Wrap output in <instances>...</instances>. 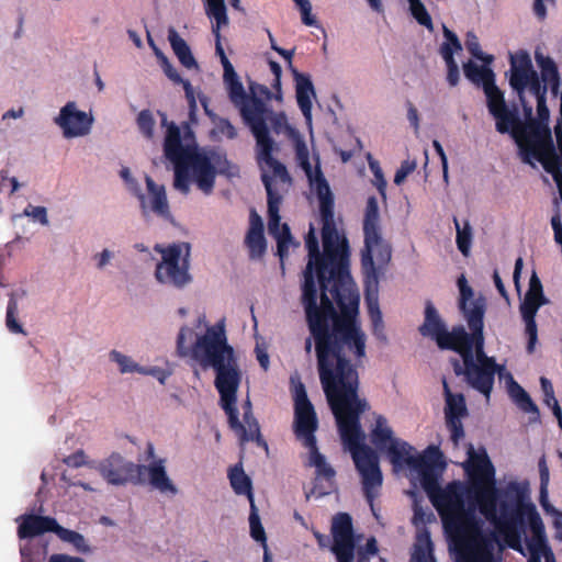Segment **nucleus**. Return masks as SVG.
<instances>
[{"label":"nucleus","mask_w":562,"mask_h":562,"mask_svg":"<svg viewBox=\"0 0 562 562\" xmlns=\"http://www.w3.org/2000/svg\"><path fill=\"white\" fill-rule=\"evenodd\" d=\"M472 501L468 506H465L464 502L463 508L454 514L458 524L457 528L447 522L443 529L453 540L472 539L480 542V548L471 555L472 562H481L482 559L487 557L488 561L493 562V543L497 539L496 532H492L490 537L483 535L484 521L476 515L479 507L475 501Z\"/></svg>","instance_id":"obj_11"},{"label":"nucleus","mask_w":562,"mask_h":562,"mask_svg":"<svg viewBox=\"0 0 562 562\" xmlns=\"http://www.w3.org/2000/svg\"><path fill=\"white\" fill-rule=\"evenodd\" d=\"M220 153L202 147L201 150L194 148L181 149L178 146V191L188 194L190 183L205 195H210L215 186L216 165L220 164Z\"/></svg>","instance_id":"obj_8"},{"label":"nucleus","mask_w":562,"mask_h":562,"mask_svg":"<svg viewBox=\"0 0 562 562\" xmlns=\"http://www.w3.org/2000/svg\"><path fill=\"white\" fill-rule=\"evenodd\" d=\"M369 407L368 401L363 398L338 412L334 409V416L342 443L350 452L355 467L361 476L364 497L373 515L378 518L374 499L379 496L382 487L383 474L376 452L364 445L366 434L360 424L361 415Z\"/></svg>","instance_id":"obj_5"},{"label":"nucleus","mask_w":562,"mask_h":562,"mask_svg":"<svg viewBox=\"0 0 562 562\" xmlns=\"http://www.w3.org/2000/svg\"><path fill=\"white\" fill-rule=\"evenodd\" d=\"M432 520H435V515L431 510L424 509V507L419 504V502H414V516H413V524L416 527H419L422 525L430 524Z\"/></svg>","instance_id":"obj_63"},{"label":"nucleus","mask_w":562,"mask_h":562,"mask_svg":"<svg viewBox=\"0 0 562 562\" xmlns=\"http://www.w3.org/2000/svg\"><path fill=\"white\" fill-rule=\"evenodd\" d=\"M191 357L203 369L214 371V386L220 394L221 407L228 416L231 428L239 434L241 443L250 441L246 426L238 418L236 402L241 370L235 349L228 344L224 318L209 326L203 335L196 336L191 347Z\"/></svg>","instance_id":"obj_4"},{"label":"nucleus","mask_w":562,"mask_h":562,"mask_svg":"<svg viewBox=\"0 0 562 562\" xmlns=\"http://www.w3.org/2000/svg\"><path fill=\"white\" fill-rule=\"evenodd\" d=\"M469 329L474 330V340L461 351V359L468 366L470 374L474 373L481 394L490 398L495 381L496 360L486 355L484 350V321H482V305L477 306L469 316Z\"/></svg>","instance_id":"obj_9"},{"label":"nucleus","mask_w":562,"mask_h":562,"mask_svg":"<svg viewBox=\"0 0 562 562\" xmlns=\"http://www.w3.org/2000/svg\"><path fill=\"white\" fill-rule=\"evenodd\" d=\"M147 41H148L149 46L154 50L157 61L160 65V67L162 68L166 76L170 80L176 81V69L172 67V65L170 64L167 56L162 53V50L155 44L149 32H147Z\"/></svg>","instance_id":"obj_58"},{"label":"nucleus","mask_w":562,"mask_h":562,"mask_svg":"<svg viewBox=\"0 0 562 562\" xmlns=\"http://www.w3.org/2000/svg\"><path fill=\"white\" fill-rule=\"evenodd\" d=\"M418 330L422 336L432 338L439 348L451 347L446 339L448 337L447 325L430 301L426 302L424 323Z\"/></svg>","instance_id":"obj_25"},{"label":"nucleus","mask_w":562,"mask_h":562,"mask_svg":"<svg viewBox=\"0 0 562 562\" xmlns=\"http://www.w3.org/2000/svg\"><path fill=\"white\" fill-rule=\"evenodd\" d=\"M549 120L550 111L546 98L537 101V117H533L531 106V116H525V123L520 120V123L513 127L510 137L518 147L521 161L533 168H536L535 161L541 164L546 154L555 156Z\"/></svg>","instance_id":"obj_6"},{"label":"nucleus","mask_w":562,"mask_h":562,"mask_svg":"<svg viewBox=\"0 0 562 562\" xmlns=\"http://www.w3.org/2000/svg\"><path fill=\"white\" fill-rule=\"evenodd\" d=\"M244 422L247 428V434L249 436L250 441H256V443L262 447L266 451H268V443L262 438L260 434V427L258 420L255 418L252 411L244 412Z\"/></svg>","instance_id":"obj_53"},{"label":"nucleus","mask_w":562,"mask_h":562,"mask_svg":"<svg viewBox=\"0 0 562 562\" xmlns=\"http://www.w3.org/2000/svg\"><path fill=\"white\" fill-rule=\"evenodd\" d=\"M249 527H250V536L255 541L260 542L261 544L267 543L266 531L261 524V519L259 516V509L255 503H252L250 505Z\"/></svg>","instance_id":"obj_52"},{"label":"nucleus","mask_w":562,"mask_h":562,"mask_svg":"<svg viewBox=\"0 0 562 562\" xmlns=\"http://www.w3.org/2000/svg\"><path fill=\"white\" fill-rule=\"evenodd\" d=\"M307 465L315 469L314 485L305 492L308 501L312 496L324 497L336 490V470L327 462L326 457L321 453L317 445L308 447Z\"/></svg>","instance_id":"obj_21"},{"label":"nucleus","mask_w":562,"mask_h":562,"mask_svg":"<svg viewBox=\"0 0 562 562\" xmlns=\"http://www.w3.org/2000/svg\"><path fill=\"white\" fill-rule=\"evenodd\" d=\"M491 64L479 66L473 60L463 64V72L465 78L477 87L484 89L487 83L496 80V75L490 67Z\"/></svg>","instance_id":"obj_37"},{"label":"nucleus","mask_w":562,"mask_h":562,"mask_svg":"<svg viewBox=\"0 0 562 562\" xmlns=\"http://www.w3.org/2000/svg\"><path fill=\"white\" fill-rule=\"evenodd\" d=\"M451 364H452L453 372L456 373V375H458V376L463 375L464 381L468 383V385L471 386L473 390L481 393V389H480L477 381L475 380L474 373L470 374V370L463 361L460 362L458 359H451Z\"/></svg>","instance_id":"obj_61"},{"label":"nucleus","mask_w":562,"mask_h":562,"mask_svg":"<svg viewBox=\"0 0 562 562\" xmlns=\"http://www.w3.org/2000/svg\"><path fill=\"white\" fill-rule=\"evenodd\" d=\"M191 268V244L178 243V289L186 288L193 282Z\"/></svg>","instance_id":"obj_38"},{"label":"nucleus","mask_w":562,"mask_h":562,"mask_svg":"<svg viewBox=\"0 0 562 562\" xmlns=\"http://www.w3.org/2000/svg\"><path fill=\"white\" fill-rule=\"evenodd\" d=\"M245 245L249 250L251 260H259L267 250V241L263 235V222L255 210H251L249 217V229L245 237Z\"/></svg>","instance_id":"obj_27"},{"label":"nucleus","mask_w":562,"mask_h":562,"mask_svg":"<svg viewBox=\"0 0 562 562\" xmlns=\"http://www.w3.org/2000/svg\"><path fill=\"white\" fill-rule=\"evenodd\" d=\"M158 115L160 116L161 126L167 128L164 151L167 168L173 171V186L176 187V122L168 121L167 114L161 111H158Z\"/></svg>","instance_id":"obj_36"},{"label":"nucleus","mask_w":562,"mask_h":562,"mask_svg":"<svg viewBox=\"0 0 562 562\" xmlns=\"http://www.w3.org/2000/svg\"><path fill=\"white\" fill-rule=\"evenodd\" d=\"M380 213L375 196H370L367 201L366 214L363 220V234L369 235V239L375 240L379 227Z\"/></svg>","instance_id":"obj_41"},{"label":"nucleus","mask_w":562,"mask_h":562,"mask_svg":"<svg viewBox=\"0 0 562 562\" xmlns=\"http://www.w3.org/2000/svg\"><path fill=\"white\" fill-rule=\"evenodd\" d=\"M333 544L330 551L337 562H353L356 559V541L352 518L347 513H338L331 521Z\"/></svg>","instance_id":"obj_19"},{"label":"nucleus","mask_w":562,"mask_h":562,"mask_svg":"<svg viewBox=\"0 0 562 562\" xmlns=\"http://www.w3.org/2000/svg\"><path fill=\"white\" fill-rule=\"evenodd\" d=\"M359 301L360 296L353 295L336 303L340 312L336 310V316L326 318L322 338L312 333L305 314L310 337L304 350L311 355L314 340L319 380L333 413L362 400L357 367L367 355V335L358 319Z\"/></svg>","instance_id":"obj_3"},{"label":"nucleus","mask_w":562,"mask_h":562,"mask_svg":"<svg viewBox=\"0 0 562 562\" xmlns=\"http://www.w3.org/2000/svg\"><path fill=\"white\" fill-rule=\"evenodd\" d=\"M179 145L181 149L194 148L195 150H201L202 148L198 146L194 132L189 123L184 122L181 126H178V146Z\"/></svg>","instance_id":"obj_60"},{"label":"nucleus","mask_w":562,"mask_h":562,"mask_svg":"<svg viewBox=\"0 0 562 562\" xmlns=\"http://www.w3.org/2000/svg\"><path fill=\"white\" fill-rule=\"evenodd\" d=\"M16 521L19 522L18 537L20 539H31L46 532L56 533L58 527L55 518L35 514L21 515Z\"/></svg>","instance_id":"obj_24"},{"label":"nucleus","mask_w":562,"mask_h":562,"mask_svg":"<svg viewBox=\"0 0 562 562\" xmlns=\"http://www.w3.org/2000/svg\"><path fill=\"white\" fill-rule=\"evenodd\" d=\"M293 401V432L295 438L305 448L317 445L315 432L318 429V418L303 383H299L294 387Z\"/></svg>","instance_id":"obj_14"},{"label":"nucleus","mask_w":562,"mask_h":562,"mask_svg":"<svg viewBox=\"0 0 562 562\" xmlns=\"http://www.w3.org/2000/svg\"><path fill=\"white\" fill-rule=\"evenodd\" d=\"M18 301L14 294L12 293L9 297L7 306L5 326L10 333L26 335V331L23 329V326L18 322Z\"/></svg>","instance_id":"obj_49"},{"label":"nucleus","mask_w":562,"mask_h":562,"mask_svg":"<svg viewBox=\"0 0 562 562\" xmlns=\"http://www.w3.org/2000/svg\"><path fill=\"white\" fill-rule=\"evenodd\" d=\"M220 59L224 69L223 78L227 93L228 95L237 97V94L241 92V81L239 80V77L236 74L232 63L228 60L227 56H223Z\"/></svg>","instance_id":"obj_46"},{"label":"nucleus","mask_w":562,"mask_h":562,"mask_svg":"<svg viewBox=\"0 0 562 562\" xmlns=\"http://www.w3.org/2000/svg\"><path fill=\"white\" fill-rule=\"evenodd\" d=\"M458 286H459V291H460L459 307H460L467 323L469 324V316H471L473 311L480 305H482V321H484V315H485V311H486L485 299L482 295H480L475 299L473 297V290L468 284V281L464 278V276H461L458 279Z\"/></svg>","instance_id":"obj_33"},{"label":"nucleus","mask_w":562,"mask_h":562,"mask_svg":"<svg viewBox=\"0 0 562 562\" xmlns=\"http://www.w3.org/2000/svg\"><path fill=\"white\" fill-rule=\"evenodd\" d=\"M256 140V153L258 161L265 162L282 182H290L291 177L286 167L273 158V151L278 149L273 138H268L266 132L252 134Z\"/></svg>","instance_id":"obj_23"},{"label":"nucleus","mask_w":562,"mask_h":562,"mask_svg":"<svg viewBox=\"0 0 562 562\" xmlns=\"http://www.w3.org/2000/svg\"><path fill=\"white\" fill-rule=\"evenodd\" d=\"M451 347H440L442 350H453L461 355V351L467 345H470L474 340V330L468 333L462 325L454 326L451 331L448 330V337L446 338Z\"/></svg>","instance_id":"obj_42"},{"label":"nucleus","mask_w":562,"mask_h":562,"mask_svg":"<svg viewBox=\"0 0 562 562\" xmlns=\"http://www.w3.org/2000/svg\"><path fill=\"white\" fill-rule=\"evenodd\" d=\"M535 59L538 67L540 68V79L547 86L548 83L555 81L558 78H560L558 67L551 57L544 56L542 53L536 50Z\"/></svg>","instance_id":"obj_44"},{"label":"nucleus","mask_w":562,"mask_h":562,"mask_svg":"<svg viewBox=\"0 0 562 562\" xmlns=\"http://www.w3.org/2000/svg\"><path fill=\"white\" fill-rule=\"evenodd\" d=\"M98 470L103 479L112 485L148 483L151 488L161 493L175 492L176 487L168 477L164 460L151 462L149 465L135 464L126 461L120 453L113 452L101 461Z\"/></svg>","instance_id":"obj_7"},{"label":"nucleus","mask_w":562,"mask_h":562,"mask_svg":"<svg viewBox=\"0 0 562 562\" xmlns=\"http://www.w3.org/2000/svg\"><path fill=\"white\" fill-rule=\"evenodd\" d=\"M311 186H314L319 200L323 252L315 228L311 225L305 237L308 261L303 271L301 304L312 333L322 338L326 318L336 316L334 301L342 304L346 296L359 295V292L350 274L349 241L337 231L334 196L319 166L315 169Z\"/></svg>","instance_id":"obj_1"},{"label":"nucleus","mask_w":562,"mask_h":562,"mask_svg":"<svg viewBox=\"0 0 562 562\" xmlns=\"http://www.w3.org/2000/svg\"><path fill=\"white\" fill-rule=\"evenodd\" d=\"M486 97L488 113L495 120V128L499 134L512 135L513 127L520 123L519 109L516 103L508 105L504 92L497 87L496 80L483 89Z\"/></svg>","instance_id":"obj_18"},{"label":"nucleus","mask_w":562,"mask_h":562,"mask_svg":"<svg viewBox=\"0 0 562 562\" xmlns=\"http://www.w3.org/2000/svg\"><path fill=\"white\" fill-rule=\"evenodd\" d=\"M408 467L418 471L420 476V484L431 501L432 496H435L442 488L439 485L438 473L436 472V469H434V467H429L426 460L422 459V457L409 458Z\"/></svg>","instance_id":"obj_31"},{"label":"nucleus","mask_w":562,"mask_h":562,"mask_svg":"<svg viewBox=\"0 0 562 562\" xmlns=\"http://www.w3.org/2000/svg\"><path fill=\"white\" fill-rule=\"evenodd\" d=\"M93 119L86 112L77 109L74 101L67 102L55 117V123L63 130L66 138L85 136L89 134Z\"/></svg>","instance_id":"obj_22"},{"label":"nucleus","mask_w":562,"mask_h":562,"mask_svg":"<svg viewBox=\"0 0 562 562\" xmlns=\"http://www.w3.org/2000/svg\"><path fill=\"white\" fill-rule=\"evenodd\" d=\"M392 249L381 235L376 232L375 240L369 239L364 235V248L361 252V267L364 274V284L367 288L376 289L379 284V270L383 269L391 260Z\"/></svg>","instance_id":"obj_17"},{"label":"nucleus","mask_w":562,"mask_h":562,"mask_svg":"<svg viewBox=\"0 0 562 562\" xmlns=\"http://www.w3.org/2000/svg\"><path fill=\"white\" fill-rule=\"evenodd\" d=\"M453 223L457 231V247L464 257H468L470 255V249L473 239L471 224L469 221H464L463 226H461L457 217L453 218Z\"/></svg>","instance_id":"obj_45"},{"label":"nucleus","mask_w":562,"mask_h":562,"mask_svg":"<svg viewBox=\"0 0 562 562\" xmlns=\"http://www.w3.org/2000/svg\"><path fill=\"white\" fill-rule=\"evenodd\" d=\"M262 120L268 138H272L270 135L269 124L277 135L281 133L286 134L288 138L293 143L295 158L299 166L305 172L310 183H313L315 175H313L308 148L301 132L289 124L284 112H274L270 106L267 108V112L262 115Z\"/></svg>","instance_id":"obj_13"},{"label":"nucleus","mask_w":562,"mask_h":562,"mask_svg":"<svg viewBox=\"0 0 562 562\" xmlns=\"http://www.w3.org/2000/svg\"><path fill=\"white\" fill-rule=\"evenodd\" d=\"M220 59L224 69L223 78L227 93L228 95L237 97V94L241 92V81L239 80V77L236 74L232 63L228 60L227 56H223Z\"/></svg>","instance_id":"obj_47"},{"label":"nucleus","mask_w":562,"mask_h":562,"mask_svg":"<svg viewBox=\"0 0 562 562\" xmlns=\"http://www.w3.org/2000/svg\"><path fill=\"white\" fill-rule=\"evenodd\" d=\"M525 517H528V522L532 536L527 540V549L529 551L528 562H542L544 558L546 562H557L551 548L548 544L544 525L536 506L532 503L524 502Z\"/></svg>","instance_id":"obj_20"},{"label":"nucleus","mask_w":562,"mask_h":562,"mask_svg":"<svg viewBox=\"0 0 562 562\" xmlns=\"http://www.w3.org/2000/svg\"><path fill=\"white\" fill-rule=\"evenodd\" d=\"M386 450L390 461L395 469H402L404 464L408 467V459L416 458L413 454L415 451L414 447L398 438L392 440Z\"/></svg>","instance_id":"obj_39"},{"label":"nucleus","mask_w":562,"mask_h":562,"mask_svg":"<svg viewBox=\"0 0 562 562\" xmlns=\"http://www.w3.org/2000/svg\"><path fill=\"white\" fill-rule=\"evenodd\" d=\"M465 47L468 52L483 64H492L494 56L482 52L479 37L474 32L469 31L465 36Z\"/></svg>","instance_id":"obj_55"},{"label":"nucleus","mask_w":562,"mask_h":562,"mask_svg":"<svg viewBox=\"0 0 562 562\" xmlns=\"http://www.w3.org/2000/svg\"><path fill=\"white\" fill-rule=\"evenodd\" d=\"M136 124L144 137L147 139L154 137L155 119L150 110H142L136 117Z\"/></svg>","instance_id":"obj_59"},{"label":"nucleus","mask_w":562,"mask_h":562,"mask_svg":"<svg viewBox=\"0 0 562 562\" xmlns=\"http://www.w3.org/2000/svg\"><path fill=\"white\" fill-rule=\"evenodd\" d=\"M396 438L393 437V430L387 426V420L384 416L378 415L375 417V426L371 432V442L380 450H383L386 447V443H391L392 440Z\"/></svg>","instance_id":"obj_43"},{"label":"nucleus","mask_w":562,"mask_h":562,"mask_svg":"<svg viewBox=\"0 0 562 562\" xmlns=\"http://www.w3.org/2000/svg\"><path fill=\"white\" fill-rule=\"evenodd\" d=\"M539 474H540V503L547 513L555 514L553 527L555 529V539L562 542V513L558 512L553 506L548 503V484H549V469L544 457L539 460Z\"/></svg>","instance_id":"obj_32"},{"label":"nucleus","mask_w":562,"mask_h":562,"mask_svg":"<svg viewBox=\"0 0 562 562\" xmlns=\"http://www.w3.org/2000/svg\"><path fill=\"white\" fill-rule=\"evenodd\" d=\"M178 83H181L183 86L184 92H186V99L189 104V119L191 123H198L196 112H198V104H196V98L200 92H195V89L192 87L189 80L182 79L180 76H178Z\"/></svg>","instance_id":"obj_57"},{"label":"nucleus","mask_w":562,"mask_h":562,"mask_svg":"<svg viewBox=\"0 0 562 562\" xmlns=\"http://www.w3.org/2000/svg\"><path fill=\"white\" fill-rule=\"evenodd\" d=\"M121 177L126 181L133 194L138 199L142 214L147 217L149 212L165 218L171 220L166 189L162 184L156 183L151 177L145 176L147 194L143 193L137 182L131 177L128 168L121 170Z\"/></svg>","instance_id":"obj_15"},{"label":"nucleus","mask_w":562,"mask_h":562,"mask_svg":"<svg viewBox=\"0 0 562 562\" xmlns=\"http://www.w3.org/2000/svg\"><path fill=\"white\" fill-rule=\"evenodd\" d=\"M248 90L249 93L241 83V92L237 97L228 95L229 101L238 110L243 123L251 134L265 132L262 115L267 112L269 105L266 101L272 99V92L267 86L255 81H249Z\"/></svg>","instance_id":"obj_12"},{"label":"nucleus","mask_w":562,"mask_h":562,"mask_svg":"<svg viewBox=\"0 0 562 562\" xmlns=\"http://www.w3.org/2000/svg\"><path fill=\"white\" fill-rule=\"evenodd\" d=\"M232 488L237 495H246L250 505L255 503L252 493V482L244 472L241 465H235L228 473Z\"/></svg>","instance_id":"obj_40"},{"label":"nucleus","mask_w":562,"mask_h":562,"mask_svg":"<svg viewBox=\"0 0 562 562\" xmlns=\"http://www.w3.org/2000/svg\"><path fill=\"white\" fill-rule=\"evenodd\" d=\"M154 250L161 255V260L155 270L157 281L176 284V243L169 244L167 247L156 244Z\"/></svg>","instance_id":"obj_29"},{"label":"nucleus","mask_w":562,"mask_h":562,"mask_svg":"<svg viewBox=\"0 0 562 562\" xmlns=\"http://www.w3.org/2000/svg\"><path fill=\"white\" fill-rule=\"evenodd\" d=\"M57 537L64 541V542H68L70 544L74 546V548L80 552V553H88L91 551L90 547L88 546L85 537L75 531V530H70V529H67V528H64L63 526H60L58 524V527H57V530H56V533Z\"/></svg>","instance_id":"obj_48"},{"label":"nucleus","mask_w":562,"mask_h":562,"mask_svg":"<svg viewBox=\"0 0 562 562\" xmlns=\"http://www.w3.org/2000/svg\"><path fill=\"white\" fill-rule=\"evenodd\" d=\"M293 79L295 81V94L297 105L307 123L312 125V98L316 97L314 85L310 75L292 69Z\"/></svg>","instance_id":"obj_26"},{"label":"nucleus","mask_w":562,"mask_h":562,"mask_svg":"<svg viewBox=\"0 0 562 562\" xmlns=\"http://www.w3.org/2000/svg\"><path fill=\"white\" fill-rule=\"evenodd\" d=\"M416 167H417L416 160H409V159L403 160L401 164V167L395 172L394 183L397 186L402 184L405 181V179L407 178V176L416 169Z\"/></svg>","instance_id":"obj_64"},{"label":"nucleus","mask_w":562,"mask_h":562,"mask_svg":"<svg viewBox=\"0 0 562 562\" xmlns=\"http://www.w3.org/2000/svg\"><path fill=\"white\" fill-rule=\"evenodd\" d=\"M261 181L265 186L268 196V232L271 236L277 237L278 235H281L283 225L281 224V217L279 214V206L282 198L273 191L272 179L270 176L263 173L261 176Z\"/></svg>","instance_id":"obj_30"},{"label":"nucleus","mask_w":562,"mask_h":562,"mask_svg":"<svg viewBox=\"0 0 562 562\" xmlns=\"http://www.w3.org/2000/svg\"><path fill=\"white\" fill-rule=\"evenodd\" d=\"M178 61L188 70L200 71V66L188 43L178 36Z\"/></svg>","instance_id":"obj_54"},{"label":"nucleus","mask_w":562,"mask_h":562,"mask_svg":"<svg viewBox=\"0 0 562 562\" xmlns=\"http://www.w3.org/2000/svg\"><path fill=\"white\" fill-rule=\"evenodd\" d=\"M506 76H508L509 87L516 93L522 108L524 116H531V104L526 99L527 89L538 101L547 98L548 86L542 82L533 68L528 52L519 50L515 55H510L509 70Z\"/></svg>","instance_id":"obj_10"},{"label":"nucleus","mask_w":562,"mask_h":562,"mask_svg":"<svg viewBox=\"0 0 562 562\" xmlns=\"http://www.w3.org/2000/svg\"><path fill=\"white\" fill-rule=\"evenodd\" d=\"M110 359L116 362L120 366L121 373H130V372H138L145 373V368L140 367L136 362H134L130 357L119 352L117 350H112L110 352Z\"/></svg>","instance_id":"obj_56"},{"label":"nucleus","mask_w":562,"mask_h":562,"mask_svg":"<svg viewBox=\"0 0 562 562\" xmlns=\"http://www.w3.org/2000/svg\"><path fill=\"white\" fill-rule=\"evenodd\" d=\"M277 239V255L280 258L281 267L283 268L284 258L289 254L290 246L297 247L300 244L294 241L290 227L286 223L282 225V233L274 237Z\"/></svg>","instance_id":"obj_50"},{"label":"nucleus","mask_w":562,"mask_h":562,"mask_svg":"<svg viewBox=\"0 0 562 562\" xmlns=\"http://www.w3.org/2000/svg\"><path fill=\"white\" fill-rule=\"evenodd\" d=\"M205 14L209 19L214 20L212 25V33L215 37V52L222 58L225 55L224 48L221 43V29L228 25L227 10L225 0H203Z\"/></svg>","instance_id":"obj_28"},{"label":"nucleus","mask_w":562,"mask_h":562,"mask_svg":"<svg viewBox=\"0 0 562 562\" xmlns=\"http://www.w3.org/2000/svg\"><path fill=\"white\" fill-rule=\"evenodd\" d=\"M549 299L543 293L541 280L536 271H532L528 290L520 303L519 311L526 325V335L528 336L527 351L532 353L538 340V328L536 316L542 305L549 304Z\"/></svg>","instance_id":"obj_16"},{"label":"nucleus","mask_w":562,"mask_h":562,"mask_svg":"<svg viewBox=\"0 0 562 562\" xmlns=\"http://www.w3.org/2000/svg\"><path fill=\"white\" fill-rule=\"evenodd\" d=\"M442 385L446 401V420H461L463 417L468 416V408L464 395L462 393H452L446 379H443Z\"/></svg>","instance_id":"obj_35"},{"label":"nucleus","mask_w":562,"mask_h":562,"mask_svg":"<svg viewBox=\"0 0 562 562\" xmlns=\"http://www.w3.org/2000/svg\"><path fill=\"white\" fill-rule=\"evenodd\" d=\"M420 457L422 459L426 460L429 467H434V469L439 467L442 470L446 467V463L443 461V454L437 446H429L425 450L424 456Z\"/></svg>","instance_id":"obj_62"},{"label":"nucleus","mask_w":562,"mask_h":562,"mask_svg":"<svg viewBox=\"0 0 562 562\" xmlns=\"http://www.w3.org/2000/svg\"><path fill=\"white\" fill-rule=\"evenodd\" d=\"M508 378V393L517 406L525 413L531 414L530 422H538L540 412L538 406L531 400L530 395L514 380L510 373Z\"/></svg>","instance_id":"obj_34"},{"label":"nucleus","mask_w":562,"mask_h":562,"mask_svg":"<svg viewBox=\"0 0 562 562\" xmlns=\"http://www.w3.org/2000/svg\"><path fill=\"white\" fill-rule=\"evenodd\" d=\"M409 5V12L412 16L417 21L418 24L425 26L428 31H434V23L430 14L428 13L425 4L422 0H407Z\"/></svg>","instance_id":"obj_51"},{"label":"nucleus","mask_w":562,"mask_h":562,"mask_svg":"<svg viewBox=\"0 0 562 562\" xmlns=\"http://www.w3.org/2000/svg\"><path fill=\"white\" fill-rule=\"evenodd\" d=\"M467 454L468 460L462 467L470 479V485L452 481L430 501L442 526L448 522L457 528L454 514L463 508L464 498L468 496L475 501L481 515L505 537L508 546L522 552L520 541L525 531L524 498L528 491L527 485L510 481L502 488L496 487V471L485 448L476 451L469 443Z\"/></svg>","instance_id":"obj_2"}]
</instances>
